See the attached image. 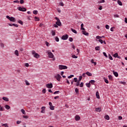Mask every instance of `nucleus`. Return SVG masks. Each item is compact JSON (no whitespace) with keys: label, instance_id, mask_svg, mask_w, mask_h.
Here are the masks:
<instances>
[{"label":"nucleus","instance_id":"obj_1","mask_svg":"<svg viewBox=\"0 0 127 127\" xmlns=\"http://www.w3.org/2000/svg\"><path fill=\"white\" fill-rule=\"evenodd\" d=\"M32 54L34 57V58H36V59H38L39 58H40V55L38 54L35 51H32Z\"/></svg>","mask_w":127,"mask_h":127},{"label":"nucleus","instance_id":"obj_2","mask_svg":"<svg viewBox=\"0 0 127 127\" xmlns=\"http://www.w3.org/2000/svg\"><path fill=\"white\" fill-rule=\"evenodd\" d=\"M55 19L57 20V21L56 22V24H57V25H58V26H61V25H62V23H61L60 19H59V18L56 17L55 18Z\"/></svg>","mask_w":127,"mask_h":127},{"label":"nucleus","instance_id":"obj_3","mask_svg":"<svg viewBox=\"0 0 127 127\" xmlns=\"http://www.w3.org/2000/svg\"><path fill=\"white\" fill-rule=\"evenodd\" d=\"M47 53H48L49 58H53L54 57V55L50 50L47 51Z\"/></svg>","mask_w":127,"mask_h":127},{"label":"nucleus","instance_id":"obj_4","mask_svg":"<svg viewBox=\"0 0 127 127\" xmlns=\"http://www.w3.org/2000/svg\"><path fill=\"white\" fill-rule=\"evenodd\" d=\"M6 17L8 19H9V20H10V21H12V22H15V18H14L13 17H9V16H8V15H7L6 16Z\"/></svg>","mask_w":127,"mask_h":127},{"label":"nucleus","instance_id":"obj_5","mask_svg":"<svg viewBox=\"0 0 127 127\" xmlns=\"http://www.w3.org/2000/svg\"><path fill=\"white\" fill-rule=\"evenodd\" d=\"M55 79H57L59 82H60V80L62 77H61V75H60V74H57L55 76Z\"/></svg>","mask_w":127,"mask_h":127},{"label":"nucleus","instance_id":"obj_6","mask_svg":"<svg viewBox=\"0 0 127 127\" xmlns=\"http://www.w3.org/2000/svg\"><path fill=\"white\" fill-rule=\"evenodd\" d=\"M67 68H68V67L66 65H59V69L60 70H63V69H67Z\"/></svg>","mask_w":127,"mask_h":127},{"label":"nucleus","instance_id":"obj_7","mask_svg":"<svg viewBox=\"0 0 127 127\" xmlns=\"http://www.w3.org/2000/svg\"><path fill=\"white\" fill-rule=\"evenodd\" d=\"M68 37H69V36H68V35H67V34L64 35L62 36V39H63V40H67V39H68Z\"/></svg>","mask_w":127,"mask_h":127},{"label":"nucleus","instance_id":"obj_8","mask_svg":"<svg viewBox=\"0 0 127 127\" xmlns=\"http://www.w3.org/2000/svg\"><path fill=\"white\" fill-rule=\"evenodd\" d=\"M47 88H48V89H51L52 88H53V84L52 83H48L46 85Z\"/></svg>","mask_w":127,"mask_h":127},{"label":"nucleus","instance_id":"obj_9","mask_svg":"<svg viewBox=\"0 0 127 127\" xmlns=\"http://www.w3.org/2000/svg\"><path fill=\"white\" fill-rule=\"evenodd\" d=\"M45 109H46V107L45 106H43L41 107V113H42V114H45Z\"/></svg>","mask_w":127,"mask_h":127},{"label":"nucleus","instance_id":"obj_10","mask_svg":"<svg viewBox=\"0 0 127 127\" xmlns=\"http://www.w3.org/2000/svg\"><path fill=\"white\" fill-rule=\"evenodd\" d=\"M18 10H20V11H26V9L24 7H19Z\"/></svg>","mask_w":127,"mask_h":127},{"label":"nucleus","instance_id":"obj_11","mask_svg":"<svg viewBox=\"0 0 127 127\" xmlns=\"http://www.w3.org/2000/svg\"><path fill=\"white\" fill-rule=\"evenodd\" d=\"M82 33L84 35H86V36H89V33L86 32V31H82Z\"/></svg>","mask_w":127,"mask_h":127},{"label":"nucleus","instance_id":"obj_12","mask_svg":"<svg viewBox=\"0 0 127 127\" xmlns=\"http://www.w3.org/2000/svg\"><path fill=\"white\" fill-rule=\"evenodd\" d=\"M80 116H79L78 115L75 116V121H80Z\"/></svg>","mask_w":127,"mask_h":127},{"label":"nucleus","instance_id":"obj_13","mask_svg":"<svg viewBox=\"0 0 127 127\" xmlns=\"http://www.w3.org/2000/svg\"><path fill=\"white\" fill-rule=\"evenodd\" d=\"M51 33L52 35H53V36H55L56 34V30H52L51 31Z\"/></svg>","mask_w":127,"mask_h":127},{"label":"nucleus","instance_id":"obj_14","mask_svg":"<svg viewBox=\"0 0 127 127\" xmlns=\"http://www.w3.org/2000/svg\"><path fill=\"white\" fill-rule=\"evenodd\" d=\"M2 99V100H3V101H5V102H8L9 101L8 98L7 97H3Z\"/></svg>","mask_w":127,"mask_h":127},{"label":"nucleus","instance_id":"obj_15","mask_svg":"<svg viewBox=\"0 0 127 127\" xmlns=\"http://www.w3.org/2000/svg\"><path fill=\"white\" fill-rule=\"evenodd\" d=\"M113 73L114 75L115 76V77L119 76V73H118V72H115V71H113Z\"/></svg>","mask_w":127,"mask_h":127},{"label":"nucleus","instance_id":"obj_16","mask_svg":"<svg viewBox=\"0 0 127 127\" xmlns=\"http://www.w3.org/2000/svg\"><path fill=\"white\" fill-rule=\"evenodd\" d=\"M14 54H15V55H16V56H19V54L18 53V51L17 50L15 51Z\"/></svg>","mask_w":127,"mask_h":127},{"label":"nucleus","instance_id":"obj_17","mask_svg":"<svg viewBox=\"0 0 127 127\" xmlns=\"http://www.w3.org/2000/svg\"><path fill=\"white\" fill-rule=\"evenodd\" d=\"M104 37H105V36H97L96 37V39H102V38H104Z\"/></svg>","mask_w":127,"mask_h":127},{"label":"nucleus","instance_id":"obj_18","mask_svg":"<svg viewBox=\"0 0 127 127\" xmlns=\"http://www.w3.org/2000/svg\"><path fill=\"white\" fill-rule=\"evenodd\" d=\"M86 75H87V76H89V77H91V76H92V73L87 71L86 72Z\"/></svg>","mask_w":127,"mask_h":127},{"label":"nucleus","instance_id":"obj_19","mask_svg":"<svg viewBox=\"0 0 127 127\" xmlns=\"http://www.w3.org/2000/svg\"><path fill=\"white\" fill-rule=\"evenodd\" d=\"M100 49H101L100 46H97L95 47V50H96L97 51H100Z\"/></svg>","mask_w":127,"mask_h":127},{"label":"nucleus","instance_id":"obj_20","mask_svg":"<svg viewBox=\"0 0 127 127\" xmlns=\"http://www.w3.org/2000/svg\"><path fill=\"white\" fill-rule=\"evenodd\" d=\"M105 120H107V121H109L110 120V116L109 115H106L105 118Z\"/></svg>","mask_w":127,"mask_h":127},{"label":"nucleus","instance_id":"obj_21","mask_svg":"<svg viewBox=\"0 0 127 127\" xmlns=\"http://www.w3.org/2000/svg\"><path fill=\"white\" fill-rule=\"evenodd\" d=\"M5 108L6 110H9V109H10V106L8 105H5Z\"/></svg>","mask_w":127,"mask_h":127},{"label":"nucleus","instance_id":"obj_22","mask_svg":"<svg viewBox=\"0 0 127 127\" xmlns=\"http://www.w3.org/2000/svg\"><path fill=\"white\" fill-rule=\"evenodd\" d=\"M101 111L102 110L101 109V108H97L96 109V111L98 112L99 113H100V112H101Z\"/></svg>","mask_w":127,"mask_h":127},{"label":"nucleus","instance_id":"obj_23","mask_svg":"<svg viewBox=\"0 0 127 127\" xmlns=\"http://www.w3.org/2000/svg\"><path fill=\"white\" fill-rule=\"evenodd\" d=\"M96 95L97 99H100V95H99V92L97 91L96 93Z\"/></svg>","mask_w":127,"mask_h":127},{"label":"nucleus","instance_id":"obj_24","mask_svg":"<svg viewBox=\"0 0 127 127\" xmlns=\"http://www.w3.org/2000/svg\"><path fill=\"white\" fill-rule=\"evenodd\" d=\"M95 81L94 80H91L90 81H89V83H90L91 84H92V85H94V83H95Z\"/></svg>","mask_w":127,"mask_h":127},{"label":"nucleus","instance_id":"obj_25","mask_svg":"<svg viewBox=\"0 0 127 127\" xmlns=\"http://www.w3.org/2000/svg\"><path fill=\"white\" fill-rule=\"evenodd\" d=\"M117 2H118V4H119V5H123V3L120 0H118L117 1Z\"/></svg>","mask_w":127,"mask_h":127},{"label":"nucleus","instance_id":"obj_26","mask_svg":"<svg viewBox=\"0 0 127 127\" xmlns=\"http://www.w3.org/2000/svg\"><path fill=\"white\" fill-rule=\"evenodd\" d=\"M75 86H76V87H79V86H80V81L77 80V82H76Z\"/></svg>","mask_w":127,"mask_h":127},{"label":"nucleus","instance_id":"obj_27","mask_svg":"<svg viewBox=\"0 0 127 127\" xmlns=\"http://www.w3.org/2000/svg\"><path fill=\"white\" fill-rule=\"evenodd\" d=\"M108 78L110 81H113V76L111 75L108 76Z\"/></svg>","mask_w":127,"mask_h":127},{"label":"nucleus","instance_id":"obj_28","mask_svg":"<svg viewBox=\"0 0 127 127\" xmlns=\"http://www.w3.org/2000/svg\"><path fill=\"white\" fill-rule=\"evenodd\" d=\"M71 30L73 33H75V34H77V31L76 30L73 29H71Z\"/></svg>","mask_w":127,"mask_h":127},{"label":"nucleus","instance_id":"obj_29","mask_svg":"<svg viewBox=\"0 0 127 127\" xmlns=\"http://www.w3.org/2000/svg\"><path fill=\"white\" fill-rule=\"evenodd\" d=\"M86 86L88 87V88H90L91 87V84L89 83H86Z\"/></svg>","mask_w":127,"mask_h":127},{"label":"nucleus","instance_id":"obj_30","mask_svg":"<svg viewBox=\"0 0 127 127\" xmlns=\"http://www.w3.org/2000/svg\"><path fill=\"white\" fill-rule=\"evenodd\" d=\"M3 109V107H1V106L0 105V112H3V111L4 110Z\"/></svg>","mask_w":127,"mask_h":127},{"label":"nucleus","instance_id":"obj_31","mask_svg":"<svg viewBox=\"0 0 127 127\" xmlns=\"http://www.w3.org/2000/svg\"><path fill=\"white\" fill-rule=\"evenodd\" d=\"M2 127H8V125L7 124H2Z\"/></svg>","mask_w":127,"mask_h":127},{"label":"nucleus","instance_id":"obj_32","mask_svg":"<svg viewBox=\"0 0 127 127\" xmlns=\"http://www.w3.org/2000/svg\"><path fill=\"white\" fill-rule=\"evenodd\" d=\"M21 113L23 114V115H26V113H25V111L23 109H21Z\"/></svg>","mask_w":127,"mask_h":127},{"label":"nucleus","instance_id":"obj_33","mask_svg":"<svg viewBox=\"0 0 127 127\" xmlns=\"http://www.w3.org/2000/svg\"><path fill=\"white\" fill-rule=\"evenodd\" d=\"M18 23H20L21 25H23V22L22 21L19 20L18 21Z\"/></svg>","mask_w":127,"mask_h":127},{"label":"nucleus","instance_id":"obj_34","mask_svg":"<svg viewBox=\"0 0 127 127\" xmlns=\"http://www.w3.org/2000/svg\"><path fill=\"white\" fill-rule=\"evenodd\" d=\"M75 91L76 94H79V89L76 88L75 89Z\"/></svg>","mask_w":127,"mask_h":127},{"label":"nucleus","instance_id":"obj_35","mask_svg":"<svg viewBox=\"0 0 127 127\" xmlns=\"http://www.w3.org/2000/svg\"><path fill=\"white\" fill-rule=\"evenodd\" d=\"M79 86H80V88H83V87H84V83L81 82Z\"/></svg>","mask_w":127,"mask_h":127},{"label":"nucleus","instance_id":"obj_36","mask_svg":"<svg viewBox=\"0 0 127 127\" xmlns=\"http://www.w3.org/2000/svg\"><path fill=\"white\" fill-rule=\"evenodd\" d=\"M25 83L27 86H29V85H30V83H29L27 80H25Z\"/></svg>","mask_w":127,"mask_h":127},{"label":"nucleus","instance_id":"obj_37","mask_svg":"<svg viewBox=\"0 0 127 127\" xmlns=\"http://www.w3.org/2000/svg\"><path fill=\"white\" fill-rule=\"evenodd\" d=\"M33 12L34 14H37L38 13V11H37V10H34Z\"/></svg>","mask_w":127,"mask_h":127},{"label":"nucleus","instance_id":"obj_38","mask_svg":"<svg viewBox=\"0 0 127 127\" xmlns=\"http://www.w3.org/2000/svg\"><path fill=\"white\" fill-rule=\"evenodd\" d=\"M50 110H51L52 111L54 110V106H53V105H52V106L50 107Z\"/></svg>","mask_w":127,"mask_h":127},{"label":"nucleus","instance_id":"obj_39","mask_svg":"<svg viewBox=\"0 0 127 127\" xmlns=\"http://www.w3.org/2000/svg\"><path fill=\"white\" fill-rule=\"evenodd\" d=\"M55 40L56 41H57V42H59V38H58V37H56Z\"/></svg>","mask_w":127,"mask_h":127},{"label":"nucleus","instance_id":"obj_40","mask_svg":"<svg viewBox=\"0 0 127 127\" xmlns=\"http://www.w3.org/2000/svg\"><path fill=\"white\" fill-rule=\"evenodd\" d=\"M118 56H119L118 53H116L114 55V57H115V58H116V57H118Z\"/></svg>","mask_w":127,"mask_h":127},{"label":"nucleus","instance_id":"obj_41","mask_svg":"<svg viewBox=\"0 0 127 127\" xmlns=\"http://www.w3.org/2000/svg\"><path fill=\"white\" fill-rule=\"evenodd\" d=\"M104 81L105 82V83H106V84H109V80H108L106 78H104Z\"/></svg>","mask_w":127,"mask_h":127},{"label":"nucleus","instance_id":"obj_42","mask_svg":"<svg viewBox=\"0 0 127 127\" xmlns=\"http://www.w3.org/2000/svg\"><path fill=\"white\" fill-rule=\"evenodd\" d=\"M35 19L36 21H39V20H40L39 18L36 16L35 17Z\"/></svg>","mask_w":127,"mask_h":127},{"label":"nucleus","instance_id":"obj_43","mask_svg":"<svg viewBox=\"0 0 127 127\" xmlns=\"http://www.w3.org/2000/svg\"><path fill=\"white\" fill-rule=\"evenodd\" d=\"M68 40H69V41H70V42H72L73 41V38H72V37L69 38Z\"/></svg>","mask_w":127,"mask_h":127},{"label":"nucleus","instance_id":"obj_44","mask_svg":"<svg viewBox=\"0 0 127 127\" xmlns=\"http://www.w3.org/2000/svg\"><path fill=\"white\" fill-rule=\"evenodd\" d=\"M59 4L61 5V6H64V3L63 2H60Z\"/></svg>","mask_w":127,"mask_h":127},{"label":"nucleus","instance_id":"obj_45","mask_svg":"<svg viewBox=\"0 0 127 127\" xmlns=\"http://www.w3.org/2000/svg\"><path fill=\"white\" fill-rule=\"evenodd\" d=\"M42 93H43V94H45L46 93V89L45 88L43 89Z\"/></svg>","mask_w":127,"mask_h":127},{"label":"nucleus","instance_id":"obj_46","mask_svg":"<svg viewBox=\"0 0 127 127\" xmlns=\"http://www.w3.org/2000/svg\"><path fill=\"white\" fill-rule=\"evenodd\" d=\"M72 57L73 58H74L75 59L78 58V57H77V56H75V55H72Z\"/></svg>","mask_w":127,"mask_h":127},{"label":"nucleus","instance_id":"obj_47","mask_svg":"<svg viewBox=\"0 0 127 127\" xmlns=\"http://www.w3.org/2000/svg\"><path fill=\"white\" fill-rule=\"evenodd\" d=\"M120 84H122L123 85H126V83L125 81H120Z\"/></svg>","mask_w":127,"mask_h":127},{"label":"nucleus","instance_id":"obj_48","mask_svg":"<svg viewBox=\"0 0 127 127\" xmlns=\"http://www.w3.org/2000/svg\"><path fill=\"white\" fill-rule=\"evenodd\" d=\"M82 78H83V76H79V80H78V81L80 82L81 80H82Z\"/></svg>","mask_w":127,"mask_h":127},{"label":"nucleus","instance_id":"obj_49","mask_svg":"<svg viewBox=\"0 0 127 127\" xmlns=\"http://www.w3.org/2000/svg\"><path fill=\"white\" fill-rule=\"evenodd\" d=\"M0 45L1 47H2V48H3V47H4V45L2 43H0Z\"/></svg>","mask_w":127,"mask_h":127},{"label":"nucleus","instance_id":"obj_50","mask_svg":"<svg viewBox=\"0 0 127 127\" xmlns=\"http://www.w3.org/2000/svg\"><path fill=\"white\" fill-rule=\"evenodd\" d=\"M105 27H106V29H110V26H109V25H106L105 26Z\"/></svg>","mask_w":127,"mask_h":127},{"label":"nucleus","instance_id":"obj_51","mask_svg":"<svg viewBox=\"0 0 127 127\" xmlns=\"http://www.w3.org/2000/svg\"><path fill=\"white\" fill-rule=\"evenodd\" d=\"M109 58L110 60H113V57H112V56H111V55H109Z\"/></svg>","mask_w":127,"mask_h":127},{"label":"nucleus","instance_id":"obj_52","mask_svg":"<svg viewBox=\"0 0 127 127\" xmlns=\"http://www.w3.org/2000/svg\"><path fill=\"white\" fill-rule=\"evenodd\" d=\"M13 26H15V27H18V25L16 24H12Z\"/></svg>","mask_w":127,"mask_h":127},{"label":"nucleus","instance_id":"obj_53","mask_svg":"<svg viewBox=\"0 0 127 127\" xmlns=\"http://www.w3.org/2000/svg\"><path fill=\"white\" fill-rule=\"evenodd\" d=\"M59 93H60V91H56L54 93V94L55 95V94H59Z\"/></svg>","mask_w":127,"mask_h":127},{"label":"nucleus","instance_id":"obj_54","mask_svg":"<svg viewBox=\"0 0 127 127\" xmlns=\"http://www.w3.org/2000/svg\"><path fill=\"white\" fill-rule=\"evenodd\" d=\"M103 55L106 57V58H108V56L107 55V54H106L105 52H103Z\"/></svg>","mask_w":127,"mask_h":127},{"label":"nucleus","instance_id":"obj_55","mask_svg":"<svg viewBox=\"0 0 127 127\" xmlns=\"http://www.w3.org/2000/svg\"><path fill=\"white\" fill-rule=\"evenodd\" d=\"M72 77H74V75H70L68 76V79H71V78H72Z\"/></svg>","mask_w":127,"mask_h":127},{"label":"nucleus","instance_id":"obj_56","mask_svg":"<svg viewBox=\"0 0 127 127\" xmlns=\"http://www.w3.org/2000/svg\"><path fill=\"white\" fill-rule=\"evenodd\" d=\"M13 2L19 3V1L18 0H16L13 1Z\"/></svg>","mask_w":127,"mask_h":127},{"label":"nucleus","instance_id":"obj_57","mask_svg":"<svg viewBox=\"0 0 127 127\" xmlns=\"http://www.w3.org/2000/svg\"><path fill=\"white\" fill-rule=\"evenodd\" d=\"M114 17H115V18L120 17V16H119L118 14H114Z\"/></svg>","mask_w":127,"mask_h":127},{"label":"nucleus","instance_id":"obj_58","mask_svg":"<svg viewBox=\"0 0 127 127\" xmlns=\"http://www.w3.org/2000/svg\"><path fill=\"white\" fill-rule=\"evenodd\" d=\"M24 2V0H20V3H21V4H22V3H23Z\"/></svg>","mask_w":127,"mask_h":127},{"label":"nucleus","instance_id":"obj_59","mask_svg":"<svg viewBox=\"0 0 127 127\" xmlns=\"http://www.w3.org/2000/svg\"><path fill=\"white\" fill-rule=\"evenodd\" d=\"M25 66L26 67H29V64H28V63H26V64H25Z\"/></svg>","mask_w":127,"mask_h":127},{"label":"nucleus","instance_id":"obj_60","mask_svg":"<svg viewBox=\"0 0 127 127\" xmlns=\"http://www.w3.org/2000/svg\"><path fill=\"white\" fill-rule=\"evenodd\" d=\"M46 45L47 46H49V43H48V42H47V41H46Z\"/></svg>","mask_w":127,"mask_h":127},{"label":"nucleus","instance_id":"obj_61","mask_svg":"<svg viewBox=\"0 0 127 127\" xmlns=\"http://www.w3.org/2000/svg\"><path fill=\"white\" fill-rule=\"evenodd\" d=\"M21 123V121H17V122H16V124H17V125H19V124H20Z\"/></svg>","mask_w":127,"mask_h":127},{"label":"nucleus","instance_id":"obj_62","mask_svg":"<svg viewBox=\"0 0 127 127\" xmlns=\"http://www.w3.org/2000/svg\"><path fill=\"white\" fill-rule=\"evenodd\" d=\"M99 42H100V43H101V44H103V40H102V39H99Z\"/></svg>","mask_w":127,"mask_h":127},{"label":"nucleus","instance_id":"obj_63","mask_svg":"<svg viewBox=\"0 0 127 127\" xmlns=\"http://www.w3.org/2000/svg\"><path fill=\"white\" fill-rule=\"evenodd\" d=\"M74 82H78V79H77V78L75 77L74 78Z\"/></svg>","mask_w":127,"mask_h":127},{"label":"nucleus","instance_id":"obj_64","mask_svg":"<svg viewBox=\"0 0 127 127\" xmlns=\"http://www.w3.org/2000/svg\"><path fill=\"white\" fill-rule=\"evenodd\" d=\"M23 118H24V119H28V116H23Z\"/></svg>","mask_w":127,"mask_h":127}]
</instances>
